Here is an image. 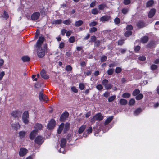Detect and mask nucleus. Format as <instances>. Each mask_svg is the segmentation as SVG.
Listing matches in <instances>:
<instances>
[{"mask_svg": "<svg viewBox=\"0 0 159 159\" xmlns=\"http://www.w3.org/2000/svg\"><path fill=\"white\" fill-rule=\"evenodd\" d=\"M110 95V93L107 92H106L104 94V96L105 97H108Z\"/></svg>", "mask_w": 159, "mask_h": 159, "instance_id": "64", "label": "nucleus"}, {"mask_svg": "<svg viewBox=\"0 0 159 159\" xmlns=\"http://www.w3.org/2000/svg\"><path fill=\"white\" fill-rule=\"evenodd\" d=\"M133 29V27L131 25H127L126 27V30L127 31H130Z\"/></svg>", "mask_w": 159, "mask_h": 159, "instance_id": "46", "label": "nucleus"}, {"mask_svg": "<svg viewBox=\"0 0 159 159\" xmlns=\"http://www.w3.org/2000/svg\"><path fill=\"white\" fill-rule=\"evenodd\" d=\"M75 40V38L73 36L70 37L69 39V42L70 43H73Z\"/></svg>", "mask_w": 159, "mask_h": 159, "instance_id": "43", "label": "nucleus"}, {"mask_svg": "<svg viewBox=\"0 0 159 159\" xmlns=\"http://www.w3.org/2000/svg\"><path fill=\"white\" fill-rule=\"evenodd\" d=\"M128 9L124 8L122 9V12L124 14H126L128 12Z\"/></svg>", "mask_w": 159, "mask_h": 159, "instance_id": "52", "label": "nucleus"}, {"mask_svg": "<svg viewBox=\"0 0 159 159\" xmlns=\"http://www.w3.org/2000/svg\"><path fill=\"white\" fill-rule=\"evenodd\" d=\"M4 17L6 18V19H7L9 17L8 15L7 12L4 11Z\"/></svg>", "mask_w": 159, "mask_h": 159, "instance_id": "60", "label": "nucleus"}, {"mask_svg": "<svg viewBox=\"0 0 159 159\" xmlns=\"http://www.w3.org/2000/svg\"><path fill=\"white\" fill-rule=\"evenodd\" d=\"M143 98V95L141 93H139L136 97V99L137 100H139L142 99Z\"/></svg>", "mask_w": 159, "mask_h": 159, "instance_id": "33", "label": "nucleus"}, {"mask_svg": "<svg viewBox=\"0 0 159 159\" xmlns=\"http://www.w3.org/2000/svg\"><path fill=\"white\" fill-rule=\"evenodd\" d=\"M103 118V116H102L101 113H99L97 114L94 116L91 120L92 122H95L97 120H101Z\"/></svg>", "mask_w": 159, "mask_h": 159, "instance_id": "1", "label": "nucleus"}, {"mask_svg": "<svg viewBox=\"0 0 159 159\" xmlns=\"http://www.w3.org/2000/svg\"><path fill=\"white\" fill-rule=\"evenodd\" d=\"M106 6L105 4H101L98 6V8L100 10H103L105 7H106Z\"/></svg>", "mask_w": 159, "mask_h": 159, "instance_id": "34", "label": "nucleus"}, {"mask_svg": "<svg viewBox=\"0 0 159 159\" xmlns=\"http://www.w3.org/2000/svg\"><path fill=\"white\" fill-rule=\"evenodd\" d=\"M37 52V55L39 57L42 58L45 55V51L43 49L40 48H38Z\"/></svg>", "mask_w": 159, "mask_h": 159, "instance_id": "6", "label": "nucleus"}, {"mask_svg": "<svg viewBox=\"0 0 159 159\" xmlns=\"http://www.w3.org/2000/svg\"><path fill=\"white\" fill-rule=\"evenodd\" d=\"M112 87V85L111 84H108L105 86V88L106 89H111Z\"/></svg>", "mask_w": 159, "mask_h": 159, "instance_id": "44", "label": "nucleus"}, {"mask_svg": "<svg viewBox=\"0 0 159 159\" xmlns=\"http://www.w3.org/2000/svg\"><path fill=\"white\" fill-rule=\"evenodd\" d=\"M144 24L143 22L139 21L137 24V27L139 28H143L144 26Z\"/></svg>", "mask_w": 159, "mask_h": 159, "instance_id": "23", "label": "nucleus"}, {"mask_svg": "<svg viewBox=\"0 0 159 159\" xmlns=\"http://www.w3.org/2000/svg\"><path fill=\"white\" fill-rule=\"evenodd\" d=\"M71 23V21L69 20H64L63 23L66 25H70Z\"/></svg>", "mask_w": 159, "mask_h": 159, "instance_id": "47", "label": "nucleus"}, {"mask_svg": "<svg viewBox=\"0 0 159 159\" xmlns=\"http://www.w3.org/2000/svg\"><path fill=\"white\" fill-rule=\"evenodd\" d=\"M98 12V9L96 8L92 9L91 10V13L94 15L97 14Z\"/></svg>", "mask_w": 159, "mask_h": 159, "instance_id": "32", "label": "nucleus"}, {"mask_svg": "<svg viewBox=\"0 0 159 159\" xmlns=\"http://www.w3.org/2000/svg\"><path fill=\"white\" fill-rule=\"evenodd\" d=\"M44 40V38L43 36H40L36 43V46L38 48H40Z\"/></svg>", "mask_w": 159, "mask_h": 159, "instance_id": "3", "label": "nucleus"}, {"mask_svg": "<svg viewBox=\"0 0 159 159\" xmlns=\"http://www.w3.org/2000/svg\"><path fill=\"white\" fill-rule=\"evenodd\" d=\"M156 11V9L154 8H152L151 9L149 12L148 15L149 18H151L154 16L155 13Z\"/></svg>", "mask_w": 159, "mask_h": 159, "instance_id": "13", "label": "nucleus"}, {"mask_svg": "<svg viewBox=\"0 0 159 159\" xmlns=\"http://www.w3.org/2000/svg\"><path fill=\"white\" fill-rule=\"evenodd\" d=\"M110 19V16L106 15L101 17L100 19V20L101 21L104 22L107 21Z\"/></svg>", "mask_w": 159, "mask_h": 159, "instance_id": "14", "label": "nucleus"}, {"mask_svg": "<svg viewBox=\"0 0 159 159\" xmlns=\"http://www.w3.org/2000/svg\"><path fill=\"white\" fill-rule=\"evenodd\" d=\"M62 20H57L52 21L51 23L52 24H59L61 23Z\"/></svg>", "mask_w": 159, "mask_h": 159, "instance_id": "21", "label": "nucleus"}, {"mask_svg": "<svg viewBox=\"0 0 159 159\" xmlns=\"http://www.w3.org/2000/svg\"><path fill=\"white\" fill-rule=\"evenodd\" d=\"M140 91L139 89H136L133 92L132 95L134 96H136L140 93Z\"/></svg>", "mask_w": 159, "mask_h": 159, "instance_id": "29", "label": "nucleus"}, {"mask_svg": "<svg viewBox=\"0 0 159 159\" xmlns=\"http://www.w3.org/2000/svg\"><path fill=\"white\" fill-rule=\"evenodd\" d=\"M83 24V21L80 20L75 22V25L76 27H79L81 26Z\"/></svg>", "mask_w": 159, "mask_h": 159, "instance_id": "19", "label": "nucleus"}, {"mask_svg": "<svg viewBox=\"0 0 159 159\" xmlns=\"http://www.w3.org/2000/svg\"><path fill=\"white\" fill-rule=\"evenodd\" d=\"M92 71L90 70H87V72H84V74H85L86 75L88 76L89 75L91 74L92 73Z\"/></svg>", "mask_w": 159, "mask_h": 159, "instance_id": "51", "label": "nucleus"}, {"mask_svg": "<svg viewBox=\"0 0 159 159\" xmlns=\"http://www.w3.org/2000/svg\"><path fill=\"white\" fill-rule=\"evenodd\" d=\"M95 2H96V1H95L94 2H92L90 4V7H93L95 5Z\"/></svg>", "mask_w": 159, "mask_h": 159, "instance_id": "63", "label": "nucleus"}, {"mask_svg": "<svg viewBox=\"0 0 159 159\" xmlns=\"http://www.w3.org/2000/svg\"><path fill=\"white\" fill-rule=\"evenodd\" d=\"M12 116L15 118L18 117L20 116V112L17 111H13L12 113Z\"/></svg>", "mask_w": 159, "mask_h": 159, "instance_id": "16", "label": "nucleus"}, {"mask_svg": "<svg viewBox=\"0 0 159 159\" xmlns=\"http://www.w3.org/2000/svg\"><path fill=\"white\" fill-rule=\"evenodd\" d=\"M69 115V113L67 112H65L62 113L61 116L60 120L62 121H63L68 118Z\"/></svg>", "mask_w": 159, "mask_h": 159, "instance_id": "8", "label": "nucleus"}, {"mask_svg": "<svg viewBox=\"0 0 159 159\" xmlns=\"http://www.w3.org/2000/svg\"><path fill=\"white\" fill-rule=\"evenodd\" d=\"M154 3V1L153 0H151L148 1L146 4L147 7H148L151 6Z\"/></svg>", "mask_w": 159, "mask_h": 159, "instance_id": "17", "label": "nucleus"}, {"mask_svg": "<svg viewBox=\"0 0 159 159\" xmlns=\"http://www.w3.org/2000/svg\"><path fill=\"white\" fill-rule=\"evenodd\" d=\"M38 131L36 130H34L32 131L30 135V138L31 139H33L35 136L37 134Z\"/></svg>", "mask_w": 159, "mask_h": 159, "instance_id": "12", "label": "nucleus"}, {"mask_svg": "<svg viewBox=\"0 0 159 159\" xmlns=\"http://www.w3.org/2000/svg\"><path fill=\"white\" fill-rule=\"evenodd\" d=\"M131 2L130 0H124L123 1V3L125 5H128Z\"/></svg>", "mask_w": 159, "mask_h": 159, "instance_id": "50", "label": "nucleus"}, {"mask_svg": "<svg viewBox=\"0 0 159 159\" xmlns=\"http://www.w3.org/2000/svg\"><path fill=\"white\" fill-rule=\"evenodd\" d=\"M132 34V32L131 31H126L125 33V35L126 37H129Z\"/></svg>", "mask_w": 159, "mask_h": 159, "instance_id": "35", "label": "nucleus"}, {"mask_svg": "<svg viewBox=\"0 0 159 159\" xmlns=\"http://www.w3.org/2000/svg\"><path fill=\"white\" fill-rule=\"evenodd\" d=\"M28 118L29 114L28 112L25 111L24 112L22 116L23 121L25 124H27L28 123Z\"/></svg>", "mask_w": 159, "mask_h": 159, "instance_id": "2", "label": "nucleus"}, {"mask_svg": "<svg viewBox=\"0 0 159 159\" xmlns=\"http://www.w3.org/2000/svg\"><path fill=\"white\" fill-rule=\"evenodd\" d=\"M107 57L106 56H103L101 58V61L102 62H104L107 59Z\"/></svg>", "mask_w": 159, "mask_h": 159, "instance_id": "55", "label": "nucleus"}, {"mask_svg": "<svg viewBox=\"0 0 159 159\" xmlns=\"http://www.w3.org/2000/svg\"><path fill=\"white\" fill-rule=\"evenodd\" d=\"M141 111V109L140 108H138L134 111V114L135 115H137L139 114Z\"/></svg>", "mask_w": 159, "mask_h": 159, "instance_id": "30", "label": "nucleus"}, {"mask_svg": "<svg viewBox=\"0 0 159 159\" xmlns=\"http://www.w3.org/2000/svg\"><path fill=\"white\" fill-rule=\"evenodd\" d=\"M122 71V69L120 67H117L115 69V72L117 73H120Z\"/></svg>", "mask_w": 159, "mask_h": 159, "instance_id": "36", "label": "nucleus"}, {"mask_svg": "<svg viewBox=\"0 0 159 159\" xmlns=\"http://www.w3.org/2000/svg\"><path fill=\"white\" fill-rule=\"evenodd\" d=\"M97 24V23L95 21H93L91 22L89 24L90 27H93L96 26Z\"/></svg>", "mask_w": 159, "mask_h": 159, "instance_id": "40", "label": "nucleus"}, {"mask_svg": "<svg viewBox=\"0 0 159 159\" xmlns=\"http://www.w3.org/2000/svg\"><path fill=\"white\" fill-rule=\"evenodd\" d=\"M55 126V121L53 119H51L47 126L48 128L49 129H52Z\"/></svg>", "mask_w": 159, "mask_h": 159, "instance_id": "5", "label": "nucleus"}, {"mask_svg": "<svg viewBox=\"0 0 159 159\" xmlns=\"http://www.w3.org/2000/svg\"><path fill=\"white\" fill-rule=\"evenodd\" d=\"M138 59L140 61H143L146 60V57L144 56H140L139 57Z\"/></svg>", "mask_w": 159, "mask_h": 159, "instance_id": "53", "label": "nucleus"}, {"mask_svg": "<svg viewBox=\"0 0 159 159\" xmlns=\"http://www.w3.org/2000/svg\"><path fill=\"white\" fill-rule=\"evenodd\" d=\"M26 132L25 131H20L19 132V135L21 138H23L25 137Z\"/></svg>", "mask_w": 159, "mask_h": 159, "instance_id": "28", "label": "nucleus"}, {"mask_svg": "<svg viewBox=\"0 0 159 159\" xmlns=\"http://www.w3.org/2000/svg\"><path fill=\"white\" fill-rule=\"evenodd\" d=\"M39 98L41 101H43L46 102L48 101L47 96L44 95L43 93L40 92L39 94Z\"/></svg>", "mask_w": 159, "mask_h": 159, "instance_id": "4", "label": "nucleus"}, {"mask_svg": "<svg viewBox=\"0 0 159 159\" xmlns=\"http://www.w3.org/2000/svg\"><path fill=\"white\" fill-rule=\"evenodd\" d=\"M116 98V96H111V97H110L108 99V101L109 102H111L113 101L115 98Z\"/></svg>", "mask_w": 159, "mask_h": 159, "instance_id": "45", "label": "nucleus"}, {"mask_svg": "<svg viewBox=\"0 0 159 159\" xmlns=\"http://www.w3.org/2000/svg\"><path fill=\"white\" fill-rule=\"evenodd\" d=\"M64 126V124L63 123L61 124L59 127L57 132L59 134H60L63 130Z\"/></svg>", "mask_w": 159, "mask_h": 159, "instance_id": "27", "label": "nucleus"}, {"mask_svg": "<svg viewBox=\"0 0 159 159\" xmlns=\"http://www.w3.org/2000/svg\"><path fill=\"white\" fill-rule=\"evenodd\" d=\"M5 75L4 71H2L0 73V80H1L3 78V77Z\"/></svg>", "mask_w": 159, "mask_h": 159, "instance_id": "57", "label": "nucleus"}, {"mask_svg": "<svg viewBox=\"0 0 159 159\" xmlns=\"http://www.w3.org/2000/svg\"><path fill=\"white\" fill-rule=\"evenodd\" d=\"M91 41L92 42H95L96 40V38L94 36H92L91 38Z\"/></svg>", "mask_w": 159, "mask_h": 159, "instance_id": "59", "label": "nucleus"}, {"mask_svg": "<svg viewBox=\"0 0 159 159\" xmlns=\"http://www.w3.org/2000/svg\"><path fill=\"white\" fill-rule=\"evenodd\" d=\"M28 150L24 148H20L19 152V155L20 156L22 157L25 156L27 153Z\"/></svg>", "mask_w": 159, "mask_h": 159, "instance_id": "7", "label": "nucleus"}, {"mask_svg": "<svg viewBox=\"0 0 159 159\" xmlns=\"http://www.w3.org/2000/svg\"><path fill=\"white\" fill-rule=\"evenodd\" d=\"M66 142V140L65 139L63 138L61 139V146L62 148L65 146Z\"/></svg>", "mask_w": 159, "mask_h": 159, "instance_id": "24", "label": "nucleus"}, {"mask_svg": "<svg viewBox=\"0 0 159 159\" xmlns=\"http://www.w3.org/2000/svg\"><path fill=\"white\" fill-rule=\"evenodd\" d=\"M40 14L39 12H36L34 13L31 16V18L33 20H37L40 16Z\"/></svg>", "mask_w": 159, "mask_h": 159, "instance_id": "11", "label": "nucleus"}, {"mask_svg": "<svg viewBox=\"0 0 159 159\" xmlns=\"http://www.w3.org/2000/svg\"><path fill=\"white\" fill-rule=\"evenodd\" d=\"M97 28L95 27H92L90 29L89 32L93 33L96 32L97 30Z\"/></svg>", "mask_w": 159, "mask_h": 159, "instance_id": "38", "label": "nucleus"}, {"mask_svg": "<svg viewBox=\"0 0 159 159\" xmlns=\"http://www.w3.org/2000/svg\"><path fill=\"white\" fill-rule=\"evenodd\" d=\"M157 68V66L155 65H152L151 66V68L152 70L156 69Z\"/></svg>", "mask_w": 159, "mask_h": 159, "instance_id": "61", "label": "nucleus"}, {"mask_svg": "<svg viewBox=\"0 0 159 159\" xmlns=\"http://www.w3.org/2000/svg\"><path fill=\"white\" fill-rule=\"evenodd\" d=\"M148 40V38L146 36H144L141 38L140 42L141 43H146Z\"/></svg>", "mask_w": 159, "mask_h": 159, "instance_id": "15", "label": "nucleus"}, {"mask_svg": "<svg viewBox=\"0 0 159 159\" xmlns=\"http://www.w3.org/2000/svg\"><path fill=\"white\" fill-rule=\"evenodd\" d=\"M86 127V125H82L79 129L78 130V133L79 134H80L82 133Z\"/></svg>", "mask_w": 159, "mask_h": 159, "instance_id": "25", "label": "nucleus"}, {"mask_svg": "<svg viewBox=\"0 0 159 159\" xmlns=\"http://www.w3.org/2000/svg\"><path fill=\"white\" fill-rule=\"evenodd\" d=\"M42 128V125L40 124H37L34 126V128L35 130L38 131V130L41 129Z\"/></svg>", "mask_w": 159, "mask_h": 159, "instance_id": "18", "label": "nucleus"}, {"mask_svg": "<svg viewBox=\"0 0 159 159\" xmlns=\"http://www.w3.org/2000/svg\"><path fill=\"white\" fill-rule=\"evenodd\" d=\"M71 89L74 93H76L78 92L77 89L74 86L72 87L71 88Z\"/></svg>", "mask_w": 159, "mask_h": 159, "instance_id": "56", "label": "nucleus"}, {"mask_svg": "<svg viewBox=\"0 0 159 159\" xmlns=\"http://www.w3.org/2000/svg\"><path fill=\"white\" fill-rule=\"evenodd\" d=\"M41 76L43 79H46L49 78V76L46 74V72L44 69L42 70L40 72Z\"/></svg>", "mask_w": 159, "mask_h": 159, "instance_id": "10", "label": "nucleus"}, {"mask_svg": "<svg viewBox=\"0 0 159 159\" xmlns=\"http://www.w3.org/2000/svg\"><path fill=\"white\" fill-rule=\"evenodd\" d=\"M119 103L121 105H125L127 103V101L125 99H122L120 100Z\"/></svg>", "mask_w": 159, "mask_h": 159, "instance_id": "26", "label": "nucleus"}, {"mask_svg": "<svg viewBox=\"0 0 159 159\" xmlns=\"http://www.w3.org/2000/svg\"><path fill=\"white\" fill-rule=\"evenodd\" d=\"M131 94L130 93H124L122 96V97L124 98H129Z\"/></svg>", "mask_w": 159, "mask_h": 159, "instance_id": "31", "label": "nucleus"}, {"mask_svg": "<svg viewBox=\"0 0 159 159\" xmlns=\"http://www.w3.org/2000/svg\"><path fill=\"white\" fill-rule=\"evenodd\" d=\"M114 70L112 69H110L107 71V73L108 75H112L114 71Z\"/></svg>", "mask_w": 159, "mask_h": 159, "instance_id": "42", "label": "nucleus"}, {"mask_svg": "<svg viewBox=\"0 0 159 159\" xmlns=\"http://www.w3.org/2000/svg\"><path fill=\"white\" fill-rule=\"evenodd\" d=\"M87 133L88 134L91 133L92 132V128L91 127H90L87 130Z\"/></svg>", "mask_w": 159, "mask_h": 159, "instance_id": "58", "label": "nucleus"}, {"mask_svg": "<svg viewBox=\"0 0 159 159\" xmlns=\"http://www.w3.org/2000/svg\"><path fill=\"white\" fill-rule=\"evenodd\" d=\"M96 88L98 90H100L102 89H103V87L102 85L98 84V85H97Z\"/></svg>", "mask_w": 159, "mask_h": 159, "instance_id": "54", "label": "nucleus"}, {"mask_svg": "<svg viewBox=\"0 0 159 159\" xmlns=\"http://www.w3.org/2000/svg\"><path fill=\"white\" fill-rule=\"evenodd\" d=\"M115 23L116 24H118L120 22V20L118 18H116L114 20Z\"/></svg>", "mask_w": 159, "mask_h": 159, "instance_id": "41", "label": "nucleus"}, {"mask_svg": "<svg viewBox=\"0 0 159 159\" xmlns=\"http://www.w3.org/2000/svg\"><path fill=\"white\" fill-rule=\"evenodd\" d=\"M21 59L24 62L29 61L30 60V58L28 56H24L22 57Z\"/></svg>", "mask_w": 159, "mask_h": 159, "instance_id": "20", "label": "nucleus"}, {"mask_svg": "<svg viewBox=\"0 0 159 159\" xmlns=\"http://www.w3.org/2000/svg\"><path fill=\"white\" fill-rule=\"evenodd\" d=\"M108 82L107 80L104 79L102 81V84L105 87L108 84Z\"/></svg>", "mask_w": 159, "mask_h": 159, "instance_id": "39", "label": "nucleus"}, {"mask_svg": "<svg viewBox=\"0 0 159 159\" xmlns=\"http://www.w3.org/2000/svg\"><path fill=\"white\" fill-rule=\"evenodd\" d=\"M85 87L84 84L83 83H80L79 84V88L80 90H83Z\"/></svg>", "mask_w": 159, "mask_h": 159, "instance_id": "48", "label": "nucleus"}, {"mask_svg": "<svg viewBox=\"0 0 159 159\" xmlns=\"http://www.w3.org/2000/svg\"><path fill=\"white\" fill-rule=\"evenodd\" d=\"M113 116H111L107 118L105 122V125H107L109 124L113 119Z\"/></svg>", "mask_w": 159, "mask_h": 159, "instance_id": "22", "label": "nucleus"}, {"mask_svg": "<svg viewBox=\"0 0 159 159\" xmlns=\"http://www.w3.org/2000/svg\"><path fill=\"white\" fill-rule=\"evenodd\" d=\"M119 51L122 54H124L126 50L125 49H120Z\"/></svg>", "mask_w": 159, "mask_h": 159, "instance_id": "62", "label": "nucleus"}, {"mask_svg": "<svg viewBox=\"0 0 159 159\" xmlns=\"http://www.w3.org/2000/svg\"><path fill=\"white\" fill-rule=\"evenodd\" d=\"M35 141L36 143L39 144H42L43 142L42 137L40 136H38L35 139Z\"/></svg>", "mask_w": 159, "mask_h": 159, "instance_id": "9", "label": "nucleus"}, {"mask_svg": "<svg viewBox=\"0 0 159 159\" xmlns=\"http://www.w3.org/2000/svg\"><path fill=\"white\" fill-rule=\"evenodd\" d=\"M135 103V100L134 99H131L129 102V104L130 105H133Z\"/></svg>", "mask_w": 159, "mask_h": 159, "instance_id": "37", "label": "nucleus"}, {"mask_svg": "<svg viewBox=\"0 0 159 159\" xmlns=\"http://www.w3.org/2000/svg\"><path fill=\"white\" fill-rule=\"evenodd\" d=\"M66 70L67 71H70L72 69V67L70 65L67 66L66 68Z\"/></svg>", "mask_w": 159, "mask_h": 159, "instance_id": "49", "label": "nucleus"}]
</instances>
